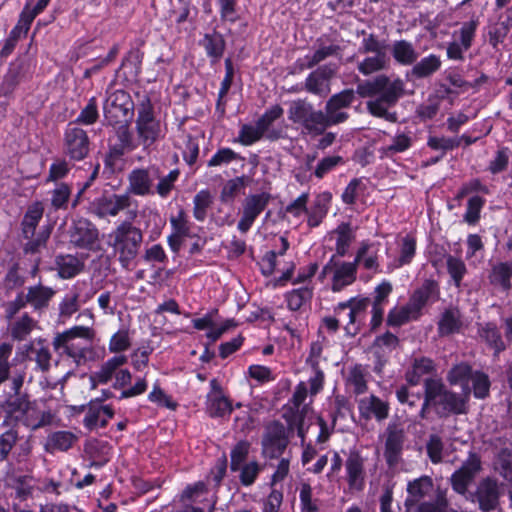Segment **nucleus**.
Segmentation results:
<instances>
[{
    "instance_id": "19",
    "label": "nucleus",
    "mask_w": 512,
    "mask_h": 512,
    "mask_svg": "<svg viewBox=\"0 0 512 512\" xmlns=\"http://www.w3.org/2000/svg\"><path fill=\"white\" fill-rule=\"evenodd\" d=\"M154 177H159V167L152 165L146 169H134L128 176V191L137 196L153 193Z\"/></svg>"
},
{
    "instance_id": "6",
    "label": "nucleus",
    "mask_w": 512,
    "mask_h": 512,
    "mask_svg": "<svg viewBox=\"0 0 512 512\" xmlns=\"http://www.w3.org/2000/svg\"><path fill=\"white\" fill-rule=\"evenodd\" d=\"M425 388H427V402L433 401V407H435L438 414H462L466 412L468 397L449 391L441 380L426 379Z\"/></svg>"
},
{
    "instance_id": "22",
    "label": "nucleus",
    "mask_w": 512,
    "mask_h": 512,
    "mask_svg": "<svg viewBox=\"0 0 512 512\" xmlns=\"http://www.w3.org/2000/svg\"><path fill=\"white\" fill-rule=\"evenodd\" d=\"M404 443V430L396 424L387 427V439L384 456L387 464L392 467L398 464Z\"/></svg>"
},
{
    "instance_id": "10",
    "label": "nucleus",
    "mask_w": 512,
    "mask_h": 512,
    "mask_svg": "<svg viewBox=\"0 0 512 512\" xmlns=\"http://www.w3.org/2000/svg\"><path fill=\"white\" fill-rule=\"evenodd\" d=\"M68 235L70 244L79 249L92 250L99 240L96 226L82 217L73 220Z\"/></svg>"
},
{
    "instance_id": "48",
    "label": "nucleus",
    "mask_w": 512,
    "mask_h": 512,
    "mask_svg": "<svg viewBox=\"0 0 512 512\" xmlns=\"http://www.w3.org/2000/svg\"><path fill=\"white\" fill-rule=\"evenodd\" d=\"M80 293L74 289L67 293L59 304V316L62 319L70 318L80 308Z\"/></svg>"
},
{
    "instance_id": "38",
    "label": "nucleus",
    "mask_w": 512,
    "mask_h": 512,
    "mask_svg": "<svg viewBox=\"0 0 512 512\" xmlns=\"http://www.w3.org/2000/svg\"><path fill=\"white\" fill-rule=\"evenodd\" d=\"M76 439V436L72 432L57 431L47 437L44 449L49 453L67 451L72 447Z\"/></svg>"
},
{
    "instance_id": "30",
    "label": "nucleus",
    "mask_w": 512,
    "mask_h": 512,
    "mask_svg": "<svg viewBox=\"0 0 512 512\" xmlns=\"http://www.w3.org/2000/svg\"><path fill=\"white\" fill-rule=\"evenodd\" d=\"M460 506L454 501L453 496H448L446 491L438 490L435 503L424 502L418 507V512H457Z\"/></svg>"
},
{
    "instance_id": "42",
    "label": "nucleus",
    "mask_w": 512,
    "mask_h": 512,
    "mask_svg": "<svg viewBox=\"0 0 512 512\" xmlns=\"http://www.w3.org/2000/svg\"><path fill=\"white\" fill-rule=\"evenodd\" d=\"M249 182L247 176H239L228 180L220 192L222 203H232L234 199L245 189Z\"/></svg>"
},
{
    "instance_id": "50",
    "label": "nucleus",
    "mask_w": 512,
    "mask_h": 512,
    "mask_svg": "<svg viewBox=\"0 0 512 512\" xmlns=\"http://www.w3.org/2000/svg\"><path fill=\"white\" fill-rule=\"evenodd\" d=\"M33 4V0H27L24 9L22 10L17 25L12 29L10 35L20 39L21 36H25L29 31L30 25L35 19V16L30 13V5Z\"/></svg>"
},
{
    "instance_id": "21",
    "label": "nucleus",
    "mask_w": 512,
    "mask_h": 512,
    "mask_svg": "<svg viewBox=\"0 0 512 512\" xmlns=\"http://www.w3.org/2000/svg\"><path fill=\"white\" fill-rule=\"evenodd\" d=\"M358 410L360 416L365 420L374 418L381 422L388 418L390 405L387 401L371 394L358 401Z\"/></svg>"
},
{
    "instance_id": "29",
    "label": "nucleus",
    "mask_w": 512,
    "mask_h": 512,
    "mask_svg": "<svg viewBox=\"0 0 512 512\" xmlns=\"http://www.w3.org/2000/svg\"><path fill=\"white\" fill-rule=\"evenodd\" d=\"M474 372L469 364L461 362L454 365L447 374V380L451 385H460L463 394L468 397L470 395L469 382L472 379Z\"/></svg>"
},
{
    "instance_id": "33",
    "label": "nucleus",
    "mask_w": 512,
    "mask_h": 512,
    "mask_svg": "<svg viewBox=\"0 0 512 512\" xmlns=\"http://www.w3.org/2000/svg\"><path fill=\"white\" fill-rule=\"evenodd\" d=\"M390 65V58L386 52L374 53L372 56L364 58L358 63V71L365 75H371L373 73L386 70Z\"/></svg>"
},
{
    "instance_id": "9",
    "label": "nucleus",
    "mask_w": 512,
    "mask_h": 512,
    "mask_svg": "<svg viewBox=\"0 0 512 512\" xmlns=\"http://www.w3.org/2000/svg\"><path fill=\"white\" fill-rule=\"evenodd\" d=\"M103 109L109 123H126L133 115L134 103L127 92L116 90L108 96Z\"/></svg>"
},
{
    "instance_id": "1",
    "label": "nucleus",
    "mask_w": 512,
    "mask_h": 512,
    "mask_svg": "<svg viewBox=\"0 0 512 512\" xmlns=\"http://www.w3.org/2000/svg\"><path fill=\"white\" fill-rule=\"evenodd\" d=\"M356 93L362 98H373L366 103L367 111L374 117L389 122L397 121V113L390 109L396 105L404 94V82L400 78L391 80L381 74L357 85Z\"/></svg>"
},
{
    "instance_id": "57",
    "label": "nucleus",
    "mask_w": 512,
    "mask_h": 512,
    "mask_svg": "<svg viewBox=\"0 0 512 512\" xmlns=\"http://www.w3.org/2000/svg\"><path fill=\"white\" fill-rule=\"evenodd\" d=\"M362 34L364 38L359 48L361 54L386 52L385 42L380 41L375 34H366L365 31H362Z\"/></svg>"
},
{
    "instance_id": "36",
    "label": "nucleus",
    "mask_w": 512,
    "mask_h": 512,
    "mask_svg": "<svg viewBox=\"0 0 512 512\" xmlns=\"http://www.w3.org/2000/svg\"><path fill=\"white\" fill-rule=\"evenodd\" d=\"M58 275L62 279H70L78 275L84 268V263L73 255H60L56 257Z\"/></svg>"
},
{
    "instance_id": "37",
    "label": "nucleus",
    "mask_w": 512,
    "mask_h": 512,
    "mask_svg": "<svg viewBox=\"0 0 512 512\" xmlns=\"http://www.w3.org/2000/svg\"><path fill=\"white\" fill-rule=\"evenodd\" d=\"M433 490V481L429 476H422L414 481L409 482L407 491L409 497L406 499V505L414 504L427 495Z\"/></svg>"
},
{
    "instance_id": "61",
    "label": "nucleus",
    "mask_w": 512,
    "mask_h": 512,
    "mask_svg": "<svg viewBox=\"0 0 512 512\" xmlns=\"http://www.w3.org/2000/svg\"><path fill=\"white\" fill-rule=\"evenodd\" d=\"M249 452V443L241 441L235 445L231 451V470L238 471L246 464L245 460Z\"/></svg>"
},
{
    "instance_id": "52",
    "label": "nucleus",
    "mask_w": 512,
    "mask_h": 512,
    "mask_svg": "<svg viewBox=\"0 0 512 512\" xmlns=\"http://www.w3.org/2000/svg\"><path fill=\"white\" fill-rule=\"evenodd\" d=\"M510 30L509 20L499 21L489 27L488 37L492 47L498 50V45L504 41Z\"/></svg>"
},
{
    "instance_id": "27",
    "label": "nucleus",
    "mask_w": 512,
    "mask_h": 512,
    "mask_svg": "<svg viewBox=\"0 0 512 512\" xmlns=\"http://www.w3.org/2000/svg\"><path fill=\"white\" fill-rule=\"evenodd\" d=\"M55 290L51 287L41 284L27 288L26 301L35 311H42L49 306L51 299L55 295Z\"/></svg>"
},
{
    "instance_id": "63",
    "label": "nucleus",
    "mask_w": 512,
    "mask_h": 512,
    "mask_svg": "<svg viewBox=\"0 0 512 512\" xmlns=\"http://www.w3.org/2000/svg\"><path fill=\"white\" fill-rule=\"evenodd\" d=\"M443 448L444 445L442 439L438 435L432 434L429 436V439L426 443V451L432 463L438 464L442 462Z\"/></svg>"
},
{
    "instance_id": "62",
    "label": "nucleus",
    "mask_w": 512,
    "mask_h": 512,
    "mask_svg": "<svg viewBox=\"0 0 512 512\" xmlns=\"http://www.w3.org/2000/svg\"><path fill=\"white\" fill-rule=\"evenodd\" d=\"M71 196V188L61 183L52 191L51 205L55 209H65Z\"/></svg>"
},
{
    "instance_id": "2",
    "label": "nucleus",
    "mask_w": 512,
    "mask_h": 512,
    "mask_svg": "<svg viewBox=\"0 0 512 512\" xmlns=\"http://www.w3.org/2000/svg\"><path fill=\"white\" fill-rule=\"evenodd\" d=\"M96 331L88 326H74L55 335L53 348L60 354H65L77 365H84L93 359L94 350L91 346Z\"/></svg>"
},
{
    "instance_id": "8",
    "label": "nucleus",
    "mask_w": 512,
    "mask_h": 512,
    "mask_svg": "<svg viewBox=\"0 0 512 512\" xmlns=\"http://www.w3.org/2000/svg\"><path fill=\"white\" fill-rule=\"evenodd\" d=\"M370 304L368 298H351L347 302L339 303L335 307V314L339 319L347 320L345 330L349 335H356L365 317L366 309Z\"/></svg>"
},
{
    "instance_id": "32",
    "label": "nucleus",
    "mask_w": 512,
    "mask_h": 512,
    "mask_svg": "<svg viewBox=\"0 0 512 512\" xmlns=\"http://www.w3.org/2000/svg\"><path fill=\"white\" fill-rule=\"evenodd\" d=\"M44 207L41 202L31 204L22 220V233L26 239H31L35 235L36 227L42 219Z\"/></svg>"
},
{
    "instance_id": "44",
    "label": "nucleus",
    "mask_w": 512,
    "mask_h": 512,
    "mask_svg": "<svg viewBox=\"0 0 512 512\" xmlns=\"http://www.w3.org/2000/svg\"><path fill=\"white\" fill-rule=\"evenodd\" d=\"M512 263L502 262L493 266L489 275L493 285L501 286L504 290L511 288Z\"/></svg>"
},
{
    "instance_id": "58",
    "label": "nucleus",
    "mask_w": 512,
    "mask_h": 512,
    "mask_svg": "<svg viewBox=\"0 0 512 512\" xmlns=\"http://www.w3.org/2000/svg\"><path fill=\"white\" fill-rule=\"evenodd\" d=\"M480 337L484 339L490 346L495 348L496 351L504 349V343L501 335L494 324L488 323L480 330Z\"/></svg>"
},
{
    "instance_id": "13",
    "label": "nucleus",
    "mask_w": 512,
    "mask_h": 512,
    "mask_svg": "<svg viewBox=\"0 0 512 512\" xmlns=\"http://www.w3.org/2000/svg\"><path fill=\"white\" fill-rule=\"evenodd\" d=\"M287 444L286 429L282 423L274 421L267 425L262 439V454L265 457L271 459L280 457Z\"/></svg>"
},
{
    "instance_id": "59",
    "label": "nucleus",
    "mask_w": 512,
    "mask_h": 512,
    "mask_svg": "<svg viewBox=\"0 0 512 512\" xmlns=\"http://www.w3.org/2000/svg\"><path fill=\"white\" fill-rule=\"evenodd\" d=\"M170 223L173 229V234L180 235L185 238L190 237V224L183 209H180L176 215L171 216Z\"/></svg>"
},
{
    "instance_id": "5",
    "label": "nucleus",
    "mask_w": 512,
    "mask_h": 512,
    "mask_svg": "<svg viewBox=\"0 0 512 512\" xmlns=\"http://www.w3.org/2000/svg\"><path fill=\"white\" fill-rule=\"evenodd\" d=\"M369 249L370 244L362 243L353 262L341 261L333 255L323 267L319 275L320 279L330 278L331 289L334 292H339L351 285L356 280L358 264Z\"/></svg>"
},
{
    "instance_id": "41",
    "label": "nucleus",
    "mask_w": 512,
    "mask_h": 512,
    "mask_svg": "<svg viewBox=\"0 0 512 512\" xmlns=\"http://www.w3.org/2000/svg\"><path fill=\"white\" fill-rule=\"evenodd\" d=\"M336 238V253L338 256H345L349 250L351 243L355 239V230L349 223H341L333 231Z\"/></svg>"
},
{
    "instance_id": "51",
    "label": "nucleus",
    "mask_w": 512,
    "mask_h": 512,
    "mask_svg": "<svg viewBox=\"0 0 512 512\" xmlns=\"http://www.w3.org/2000/svg\"><path fill=\"white\" fill-rule=\"evenodd\" d=\"M131 347L130 332L127 328H122L114 333L109 340V351L112 353H120Z\"/></svg>"
},
{
    "instance_id": "17",
    "label": "nucleus",
    "mask_w": 512,
    "mask_h": 512,
    "mask_svg": "<svg viewBox=\"0 0 512 512\" xmlns=\"http://www.w3.org/2000/svg\"><path fill=\"white\" fill-rule=\"evenodd\" d=\"M345 479L352 492H360L365 487V459L359 451L351 450L345 460Z\"/></svg>"
},
{
    "instance_id": "3",
    "label": "nucleus",
    "mask_w": 512,
    "mask_h": 512,
    "mask_svg": "<svg viewBox=\"0 0 512 512\" xmlns=\"http://www.w3.org/2000/svg\"><path fill=\"white\" fill-rule=\"evenodd\" d=\"M108 244L122 268L131 269L143 241L142 231L129 221L120 223L108 236Z\"/></svg>"
},
{
    "instance_id": "11",
    "label": "nucleus",
    "mask_w": 512,
    "mask_h": 512,
    "mask_svg": "<svg viewBox=\"0 0 512 512\" xmlns=\"http://www.w3.org/2000/svg\"><path fill=\"white\" fill-rule=\"evenodd\" d=\"M480 470V457L476 453L470 452L461 467L451 475L450 482L453 490L457 494L465 497L468 486L474 481Z\"/></svg>"
},
{
    "instance_id": "35",
    "label": "nucleus",
    "mask_w": 512,
    "mask_h": 512,
    "mask_svg": "<svg viewBox=\"0 0 512 512\" xmlns=\"http://www.w3.org/2000/svg\"><path fill=\"white\" fill-rule=\"evenodd\" d=\"M339 52L340 47L338 45H320L312 55H306L303 59H299L297 65L300 70L311 69L328 57L337 55Z\"/></svg>"
},
{
    "instance_id": "53",
    "label": "nucleus",
    "mask_w": 512,
    "mask_h": 512,
    "mask_svg": "<svg viewBox=\"0 0 512 512\" xmlns=\"http://www.w3.org/2000/svg\"><path fill=\"white\" fill-rule=\"evenodd\" d=\"M312 289L302 287L292 290L286 295L287 304L290 310L297 311L302 305L312 298Z\"/></svg>"
},
{
    "instance_id": "43",
    "label": "nucleus",
    "mask_w": 512,
    "mask_h": 512,
    "mask_svg": "<svg viewBox=\"0 0 512 512\" xmlns=\"http://www.w3.org/2000/svg\"><path fill=\"white\" fill-rule=\"evenodd\" d=\"M207 55L212 58V62L218 61L225 50V40L223 36L217 32L206 34L202 40Z\"/></svg>"
},
{
    "instance_id": "15",
    "label": "nucleus",
    "mask_w": 512,
    "mask_h": 512,
    "mask_svg": "<svg viewBox=\"0 0 512 512\" xmlns=\"http://www.w3.org/2000/svg\"><path fill=\"white\" fill-rule=\"evenodd\" d=\"M270 199L271 196L268 193L252 194L244 199L242 215L237 226L241 233L248 232L256 218L267 207Z\"/></svg>"
},
{
    "instance_id": "23",
    "label": "nucleus",
    "mask_w": 512,
    "mask_h": 512,
    "mask_svg": "<svg viewBox=\"0 0 512 512\" xmlns=\"http://www.w3.org/2000/svg\"><path fill=\"white\" fill-rule=\"evenodd\" d=\"M211 391L207 395L206 409L211 417H224L232 412L231 402L222 392L217 381L213 379L210 382Z\"/></svg>"
},
{
    "instance_id": "40",
    "label": "nucleus",
    "mask_w": 512,
    "mask_h": 512,
    "mask_svg": "<svg viewBox=\"0 0 512 512\" xmlns=\"http://www.w3.org/2000/svg\"><path fill=\"white\" fill-rule=\"evenodd\" d=\"M461 326L460 311L457 308H450L443 312L438 323V331L442 336L449 335L458 332Z\"/></svg>"
},
{
    "instance_id": "20",
    "label": "nucleus",
    "mask_w": 512,
    "mask_h": 512,
    "mask_svg": "<svg viewBox=\"0 0 512 512\" xmlns=\"http://www.w3.org/2000/svg\"><path fill=\"white\" fill-rule=\"evenodd\" d=\"M19 354L23 359L30 358L35 361L41 372L49 371L51 367L52 354L45 340L38 339L21 347Z\"/></svg>"
},
{
    "instance_id": "4",
    "label": "nucleus",
    "mask_w": 512,
    "mask_h": 512,
    "mask_svg": "<svg viewBox=\"0 0 512 512\" xmlns=\"http://www.w3.org/2000/svg\"><path fill=\"white\" fill-rule=\"evenodd\" d=\"M3 409L9 418L21 422L32 430L48 426L54 419L50 410L41 409L36 401L29 399L28 395L9 397L3 405Z\"/></svg>"
},
{
    "instance_id": "31",
    "label": "nucleus",
    "mask_w": 512,
    "mask_h": 512,
    "mask_svg": "<svg viewBox=\"0 0 512 512\" xmlns=\"http://www.w3.org/2000/svg\"><path fill=\"white\" fill-rule=\"evenodd\" d=\"M126 362L127 357L125 355H117L108 359L98 371L91 375V381L99 384L108 383L116 373L117 369Z\"/></svg>"
},
{
    "instance_id": "56",
    "label": "nucleus",
    "mask_w": 512,
    "mask_h": 512,
    "mask_svg": "<svg viewBox=\"0 0 512 512\" xmlns=\"http://www.w3.org/2000/svg\"><path fill=\"white\" fill-rule=\"evenodd\" d=\"M12 351V343L3 342L0 344V385L9 379L11 369L9 359Z\"/></svg>"
},
{
    "instance_id": "14",
    "label": "nucleus",
    "mask_w": 512,
    "mask_h": 512,
    "mask_svg": "<svg viewBox=\"0 0 512 512\" xmlns=\"http://www.w3.org/2000/svg\"><path fill=\"white\" fill-rule=\"evenodd\" d=\"M131 206V197L125 194H105L91 203V212L99 218L115 217Z\"/></svg>"
},
{
    "instance_id": "60",
    "label": "nucleus",
    "mask_w": 512,
    "mask_h": 512,
    "mask_svg": "<svg viewBox=\"0 0 512 512\" xmlns=\"http://www.w3.org/2000/svg\"><path fill=\"white\" fill-rule=\"evenodd\" d=\"M473 393L476 398L483 399L488 396L490 389V381L486 374L475 371L472 379Z\"/></svg>"
},
{
    "instance_id": "24",
    "label": "nucleus",
    "mask_w": 512,
    "mask_h": 512,
    "mask_svg": "<svg viewBox=\"0 0 512 512\" xmlns=\"http://www.w3.org/2000/svg\"><path fill=\"white\" fill-rule=\"evenodd\" d=\"M113 416V409L109 405H103L102 399L92 400L88 404L84 424L89 429L105 427Z\"/></svg>"
},
{
    "instance_id": "39",
    "label": "nucleus",
    "mask_w": 512,
    "mask_h": 512,
    "mask_svg": "<svg viewBox=\"0 0 512 512\" xmlns=\"http://www.w3.org/2000/svg\"><path fill=\"white\" fill-rule=\"evenodd\" d=\"M37 325L38 322L35 319L29 314L24 313L10 324V335L14 340L23 341L31 334Z\"/></svg>"
},
{
    "instance_id": "28",
    "label": "nucleus",
    "mask_w": 512,
    "mask_h": 512,
    "mask_svg": "<svg viewBox=\"0 0 512 512\" xmlns=\"http://www.w3.org/2000/svg\"><path fill=\"white\" fill-rule=\"evenodd\" d=\"M434 372L435 363L431 358L425 356L414 357L405 378L409 384L417 385L423 376L433 374Z\"/></svg>"
},
{
    "instance_id": "26",
    "label": "nucleus",
    "mask_w": 512,
    "mask_h": 512,
    "mask_svg": "<svg viewBox=\"0 0 512 512\" xmlns=\"http://www.w3.org/2000/svg\"><path fill=\"white\" fill-rule=\"evenodd\" d=\"M439 298L438 283L434 280H425L411 296L409 303L418 313L429 301H436Z\"/></svg>"
},
{
    "instance_id": "25",
    "label": "nucleus",
    "mask_w": 512,
    "mask_h": 512,
    "mask_svg": "<svg viewBox=\"0 0 512 512\" xmlns=\"http://www.w3.org/2000/svg\"><path fill=\"white\" fill-rule=\"evenodd\" d=\"M479 507L484 512H489L498 504L499 491L495 480L490 478L483 479L479 482L474 494Z\"/></svg>"
},
{
    "instance_id": "54",
    "label": "nucleus",
    "mask_w": 512,
    "mask_h": 512,
    "mask_svg": "<svg viewBox=\"0 0 512 512\" xmlns=\"http://www.w3.org/2000/svg\"><path fill=\"white\" fill-rule=\"evenodd\" d=\"M347 383L353 387L356 394H362L367 390L366 373L361 365H356L349 371Z\"/></svg>"
},
{
    "instance_id": "49",
    "label": "nucleus",
    "mask_w": 512,
    "mask_h": 512,
    "mask_svg": "<svg viewBox=\"0 0 512 512\" xmlns=\"http://www.w3.org/2000/svg\"><path fill=\"white\" fill-rule=\"evenodd\" d=\"M179 174V170L174 169L171 170L167 175H163L161 170L159 169V177H154V180H158V183L156 185L157 194L163 198L167 197L173 190L175 182L179 177Z\"/></svg>"
},
{
    "instance_id": "47",
    "label": "nucleus",
    "mask_w": 512,
    "mask_h": 512,
    "mask_svg": "<svg viewBox=\"0 0 512 512\" xmlns=\"http://www.w3.org/2000/svg\"><path fill=\"white\" fill-rule=\"evenodd\" d=\"M418 315L419 313L413 307H410L408 302L407 305L389 312L387 324L390 326H401L411 319H416Z\"/></svg>"
},
{
    "instance_id": "12",
    "label": "nucleus",
    "mask_w": 512,
    "mask_h": 512,
    "mask_svg": "<svg viewBox=\"0 0 512 512\" xmlns=\"http://www.w3.org/2000/svg\"><path fill=\"white\" fill-rule=\"evenodd\" d=\"M136 128L138 137L144 146L151 145L159 136L160 125L154 118L153 107L149 100L140 104Z\"/></svg>"
},
{
    "instance_id": "18",
    "label": "nucleus",
    "mask_w": 512,
    "mask_h": 512,
    "mask_svg": "<svg viewBox=\"0 0 512 512\" xmlns=\"http://www.w3.org/2000/svg\"><path fill=\"white\" fill-rule=\"evenodd\" d=\"M65 153L73 160L84 159L90 150L88 135L82 128L69 125L64 137Z\"/></svg>"
},
{
    "instance_id": "7",
    "label": "nucleus",
    "mask_w": 512,
    "mask_h": 512,
    "mask_svg": "<svg viewBox=\"0 0 512 512\" xmlns=\"http://www.w3.org/2000/svg\"><path fill=\"white\" fill-rule=\"evenodd\" d=\"M288 119L298 124L307 134L319 136L325 132L323 111L306 99H297L289 104Z\"/></svg>"
},
{
    "instance_id": "46",
    "label": "nucleus",
    "mask_w": 512,
    "mask_h": 512,
    "mask_svg": "<svg viewBox=\"0 0 512 512\" xmlns=\"http://www.w3.org/2000/svg\"><path fill=\"white\" fill-rule=\"evenodd\" d=\"M213 203V197L209 190L199 191L193 199V216L198 221H204L207 216V210Z\"/></svg>"
},
{
    "instance_id": "64",
    "label": "nucleus",
    "mask_w": 512,
    "mask_h": 512,
    "mask_svg": "<svg viewBox=\"0 0 512 512\" xmlns=\"http://www.w3.org/2000/svg\"><path fill=\"white\" fill-rule=\"evenodd\" d=\"M412 144V139L409 135L401 133L397 134L393 140L392 143L388 146H386L383 150L384 153L387 156H392L396 153H401L410 148Z\"/></svg>"
},
{
    "instance_id": "55",
    "label": "nucleus",
    "mask_w": 512,
    "mask_h": 512,
    "mask_svg": "<svg viewBox=\"0 0 512 512\" xmlns=\"http://www.w3.org/2000/svg\"><path fill=\"white\" fill-rule=\"evenodd\" d=\"M323 116L325 130L328 127L343 123L349 118V114L346 111L337 109L335 106L331 105L327 101L323 111Z\"/></svg>"
},
{
    "instance_id": "34",
    "label": "nucleus",
    "mask_w": 512,
    "mask_h": 512,
    "mask_svg": "<svg viewBox=\"0 0 512 512\" xmlns=\"http://www.w3.org/2000/svg\"><path fill=\"white\" fill-rule=\"evenodd\" d=\"M391 53L394 60L404 66L412 65L418 58L413 44L406 40H398L392 44Z\"/></svg>"
},
{
    "instance_id": "45",
    "label": "nucleus",
    "mask_w": 512,
    "mask_h": 512,
    "mask_svg": "<svg viewBox=\"0 0 512 512\" xmlns=\"http://www.w3.org/2000/svg\"><path fill=\"white\" fill-rule=\"evenodd\" d=\"M441 66V60L438 56L431 54L422 58L411 69V75L415 78H426L436 72Z\"/></svg>"
},
{
    "instance_id": "16",
    "label": "nucleus",
    "mask_w": 512,
    "mask_h": 512,
    "mask_svg": "<svg viewBox=\"0 0 512 512\" xmlns=\"http://www.w3.org/2000/svg\"><path fill=\"white\" fill-rule=\"evenodd\" d=\"M338 70L336 64H326L311 72L305 80V90L311 94L324 97L331 91L330 81Z\"/></svg>"
}]
</instances>
